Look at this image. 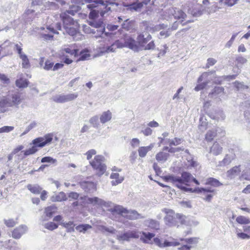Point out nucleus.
Here are the masks:
<instances>
[{"label":"nucleus","instance_id":"f257e3e1","mask_svg":"<svg viewBox=\"0 0 250 250\" xmlns=\"http://www.w3.org/2000/svg\"><path fill=\"white\" fill-rule=\"evenodd\" d=\"M165 178L167 181L171 182L177 188L185 191L193 192L192 188L185 187V186H188L189 183L193 179L192 175L189 172H183L181 177L171 175L166 176Z\"/></svg>","mask_w":250,"mask_h":250},{"label":"nucleus","instance_id":"f03ea898","mask_svg":"<svg viewBox=\"0 0 250 250\" xmlns=\"http://www.w3.org/2000/svg\"><path fill=\"white\" fill-rule=\"evenodd\" d=\"M89 24L92 27L99 28H102V29L97 30V33L95 35L94 37L96 39H99V42L101 43L102 42L106 43V42H109L110 39L112 36V33L104 32L105 31V24L104 23L102 19L99 20H90L88 21Z\"/></svg>","mask_w":250,"mask_h":250},{"label":"nucleus","instance_id":"7ed1b4c3","mask_svg":"<svg viewBox=\"0 0 250 250\" xmlns=\"http://www.w3.org/2000/svg\"><path fill=\"white\" fill-rule=\"evenodd\" d=\"M113 36L109 38L110 41L106 42V43L102 42L101 46L99 47V55L102 56L106 53H109L115 51L117 48H122L125 47V39L124 40H118L113 42L110 45H108L111 43V40Z\"/></svg>","mask_w":250,"mask_h":250},{"label":"nucleus","instance_id":"20e7f679","mask_svg":"<svg viewBox=\"0 0 250 250\" xmlns=\"http://www.w3.org/2000/svg\"><path fill=\"white\" fill-rule=\"evenodd\" d=\"M85 3H88L87 7L89 9H93L99 6H103L105 10H101L100 15L104 17L105 13L110 10V7L108 5H118L115 0H84ZM102 9V8H101Z\"/></svg>","mask_w":250,"mask_h":250},{"label":"nucleus","instance_id":"39448f33","mask_svg":"<svg viewBox=\"0 0 250 250\" xmlns=\"http://www.w3.org/2000/svg\"><path fill=\"white\" fill-rule=\"evenodd\" d=\"M105 158L101 155H97L94 158L89 161L90 165L96 171L99 176L103 175L106 171V166L104 164Z\"/></svg>","mask_w":250,"mask_h":250},{"label":"nucleus","instance_id":"423d86ee","mask_svg":"<svg viewBox=\"0 0 250 250\" xmlns=\"http://www.w3.org/2000/svg\"><path fill=\"white\" fill-rule=\"evenodd\" d=\"M162 211L165 214L164 220L165 224L170 227L178 226L179 220L181 219V215L175 214L174 211L169 208H164Z\"/></svg>","mask_w":250,"mask_h":250},{"label":"nucleus","instance_id":"0eeeda50","mask_svg":"<svg viewBox=\"0 0 250 250\" xmlns=\"http://www.w3.org/2000/svg\"><path fill=\"white\" fill-rule=\"evenodd\" d=\"M141 232L135 230H129L124 232H119L116 239L119 241H129L131 238H138Z\"/></svg>","mask_w":250,"mask_h":250},{"label":"nucleus","instance_id":"6e6552de","mask_svg":"<svg viewBox=\"0 0 250 250\" xmlns=\"http://www.w3.org/2000/svg\"><path fill=\"white\" fill-rule=\"evenodd\" d=\"M6 98L7 99V105L9 107H18L23 100L21 94L18 92H12L9 94Z\"/></svg>","mask_w":250,"mask_h":250},{"label":"nucleus","instance_id":"1a4fd4ad","mask_svg":"<svg viewBox=\"0 0 250 250\" xmlns=\"http://www.w3.org/2000/svg\"><path fill=\"white\" fill-rule=\"evenodd\" d=\"M53 140V135L48 134L43 137H38L34 139L31 145L35 146L36 148L43 147L46 145H49Z\"/></svg>","mask_w":250,"mask_h":250},{"label":"nucleus","instance_id":"9d476101","mask_svg":"<svg viewBox=\"0 0 250 250\" xmlns=\"http://www.w3.org/2000/svg\"><path fill=\"white\" fill-rule=\"evenodd\" d=\"M193 191L198 193H201L202 195V198L207 202H210L215 194V189L210 187L205 188H197Z\"/></svg>","mask_w":250,"mask_h":250},{"label":"nucleus","instance_id":"9b49d317","mask_svg":"<svg viewBox=\"0 0 250 250\" xmlns=\"http://www.w3.org/2000/svg\"><path fill=\"white\" fill-rule=\"evenodd\" d=\"M65 32L69 35L73 37V39L76 40H81L83 38V36L79 32V24L78 23H76V26L74 24L71 26H67L63 27Z\"/></svg>","mask_w":250,"mask_h":250},{"label":"nucleus","instance_id":"f8f14e48","mask_svg":"<svg viewBox=\"0 0 250 250\" xmlns=\"http://www.w3.org/2000/svg\"><path fill=\"white\" fill-rule=\"evenodd\" d=\"M212 73L204 72L203 73L198 79L197 83L198 84L195 87L194 90L196 91H199L205 88L207 84L209 83V80H208V77L209 75L212 74Z\"/></svg>","mask_w":250,"mask_h":250},{"label":"nucleus","instance_id":"ddd939ff","mask_svg":"<svg viewBox=\"0 0 250 250\" xmlns=\"http://www.w3.org/2000/svg\"><path fill=\"white\" fill-rule=\"evenodd\" d=\"M166 13L173 16L175 19L180 20L182 22L187 17V15L181 9L170 7L167 10Z\"/></svg>","mask_w":250,"mask_h":250},{"label":"nucleus","instance_id":"4468645a","mask_svg":"<svg viewBox=\"0 0 250 250\" xmlns=\"http://www.w3.org/2000/svg\"><path fill=\"white\" fill-rule=\"evenodd\" d=\"M69 14L73 15L72 11L68 10L60 14V17L63 21V27L71 26L74 24V25H76V23L78 22L77 21H74Z\"/></svg>","mask_w":250,"mask_h":250},{"label":"nucleus","instance_id":"2eb2a0df","mask_svg":"<svg viewBox=\"0 0 250 250\" xmlns=\"http://www.w3.org/2000/svg\"><path fill=\"white\" fill-rule=\"evenodd\" d=\"M243 231L242 232L240 229H236L235 233L237 237L242 240L250 239V225L243 226Z\"/></svg>","mask_w":250,"mask_h":250},{"label":"nucleus","instance_id":"dca6fc26","mask_svg":"<svg viewBox=\"0 0 250 250\" xmlns=\"http://www.w3.org/2000/svg\"><path fill=\"white\" fill-rule=\"evenodd\" d=\"M28 230L26 226L21 225L16 228L12 232V237L15 239H20L21 236L25 233Z\"/></svg>","mask_w":250,"mask_h":250},{"label":"nucleus","instance_id":"f3484780","mask_svg":"<svg viewBox=\"0 0 250 250\" xmlns=\"http://www.w3.org/2000/svg\"><path fill=\"white\" fill-rule=\"evenodd\" d=\"M150 0H143L142 2L137 1L132 3L125 5L127 7V9L130 11H139L141 10L144 5H146Z\"/></svg>","mask_w":250,"mask_h":250},{"label":"nucleus","instance_id":"a211bd4d","mask_svg":"<svg viewBox=\"0 0 250 250\" xmlns=\"http://www.w3.org/2000/svg\"><path fill=\"white\" fill-rule=\"evenodd\" d=\"M125 47H127L134 51L138 50L139 46L137 42L131 37L127 36L125 38Z\"/></svg>","mask_w":250,"mask_h":250},{"label":"nucleus","instance_id":"6ab92c4d","mask_svg":"<svg viewBox=\"0 0 250 250\" xmlns=\"http://www.w3.org/2000/svg\"><path fill=\"white\" fill-rule=\"evenodd\" d=\"M110 178L112 179L111 183L113 186L121 184L124 180V177L120 175L118 173H112L110 176Z\"/></svg>","mask_w":250,"mask_h":250},{"label":"nucleus","instance_id":"aec40b11","mask_svg":"<svg viewBox=\"0 0 250 250\" xmlns=\"http://www.w3.org/2000/svg\"><path fill=\"white\" fill-rule=\"evenodd\" d=\"M124 217L129 220H136L143 218L140 214L135 210H127Z\"/></svg>","mask_w":250,"mask_h":250},{"label":"nucleus","instance_id":"412c9836","mask_svg":"<svg viewBox=\"0 0 250 250\" xmlns=\"http://www.w3.org/2000/svg\"><path fill=\"white\" fill-rule=\"evenodd\" d=\"M58 32L56 31L53 27L48 26L46 28V30L45 32H42L41 33L42 36L45 40H50L53 37L54 34H58Z\"/></svg>","mask_w":250,"mask_h":250},{"label":"nucleus","instance_id":"4be33fe9","mask_svg":"<svg viewBox=\"0 0 250 250\" xmlns=\"http://www.w3.org/2000/svg\"><path fill=\"white\" fill-rule=\"evenodd\" d=\"M154 146V144H150L148 146L140 147L138 150L139 156L142 158L145 157L147 152L153 148Z\"/></svg>","mask_w":250,"mask_h":250},{"label":"nucleus","instance_id":"5701e85b","mask_svg":"<svg viewBox=\"0 0 250 250\" xmlns=\"http://www.w3.org/2000/svg\"><path fill=\"white\" fill-rule=\"evenodd\" d=\"M240 171V166H235L227 172V176L229 178L232 179L238 175Z\"/></svg>","mask_w":250,"mask_h":250},{"label":"nucleus","instance_id":"b1692460","mask_svg":"<svg viewBox=\"0 0 250 250\" xmlns=\"http://www.w3.org/2000/svg\"><path fill=\"white\" fill-rule=\"evenodd\" d=\"M234 159V155L233 154H227L223 160L219 162L218 166L224 167L229 165Z\"/></svg>","mask_w":250,"mask_h":250},{"label":"nucleus","instance_id":"393cba45","mask_svg":"<svg viewBox=\"0 0 250 250\" xmlns=\"http://www.w3.org/2000/svg\"><path fill=\"white\" fill-rule=\"evenodd\" d=\"M223 150V148L217 142H214L210 148V152L213 155L217 156L220 154Z\"/></svg>","mask_w":250,"mask_h":250},{"label":"nucleus","instance_id":"a878e982","mask_svg":"<svg viewBox=\"0 0 250 250\" xmlns=\"http://www.w3.org/2000/svg\"><path fill=\"white\" fill-rule=\"evenodd\" d=\"M87 202L93 204V205H98L99 206H106L107 203L103 200L98 197L88 198Z\"/></svg>","mask_w":250,"mask_h":250},{"label":"nucleus","instance_id":"bb28decb","mask_svg":"<svg viewBox=\"0 0 250 250\" xmlns=\"http://www.w3.org/2000/svg\"><path fill=\"white\" fill-rule=\"evenodd\" d=\"M145 224L146 226L152 229L158 230L160 228L159 222L153 219H147L145 221Z\"/></svg>","mask_w":250,"mask_h":250},{"label":"nucleus","instance_id":"cd10ccee","mask_svg":"<svg viewBox=\"0 0 250 250\" xmlns=\"http://www.w3.org/2000/svg\"><path fill=\"white\" fill-rule=\"evenodd\" d=\"M111 118L112 113L109 110H107L102 113L100 117V120L102 124H105L110 121Z\"/></svg>","mask_w":250,"mask_h":250},{"label":"nucleus","instance_id":"c85d7f7f","mask_svg":"<svg viewBox=\"0 0 250 250\" xmlns=\"http://www.w3.org/2000/svg\"><path fill=\"white\" fill-rule=\"evenodd\" d=\"M127 209L121 206H115L112 209L111 211L113 214H117L124 217Z\"/></svg>","mask_w":250,"mask_h":250},{"label":"nucleus","instance_id":"c756f323","mask_svg":"<svg viewBox=\"0 0 250 250\" xmlns=\"http://www.w3.org/2000/svg\"><path fill=\"white\" fill-rule=\"evenodd\" d=\"M217 130L216 128H213L209 130L207 132L205 135V139L208 142H210L217 136Z\"/></svg>","mask_w":250,"mask_h":250},{"label":"nucleus","instance_id":"7c9ffc66","mask_svg":"<svg viewBox=\"0 0 250 250\" xmlns=\"http://www.w3.org/2000/svg\"><path fill=\"white\" fill-rule=\"evenodd\" d=\"M27 189L33 194H39L42 190V188L38 185H28Z\"/></svg>","mask_w":250,"mask_h":250},{"label":"nucleus","instance_id":"2f4dec72","mask_svg":"<svg viewBox=\"0 0 250 250\" xmlns=\"http://www.w3.org/2000/svg\"><path fill=\"white\" fill-rule=\"evenodd\" d=\"M38 151V148H36L35 146H33L31 147L28 148V149H26V150L21 151V152L20 155H22V153L23 155L21 157V159H23L27 156L34 154Z\"/></svg>","mask_w":250,"mask_h":250},{"label":"nucleus","instance_id":"473e14b6","mask_svg":"<svg viewBox=\"0 0 250 250\" xmlns=\"http://www.w3.org/2000/svg\"><path fill=\"white\" fill-rule=\"evenodd\" d=\"M169 156V154L168 153L161 151L156 155L155 158L157 161L164 162L167 160Z\"/></svg>","mask_w":250,"mask_h":250},{"label":"nucleus","instance_id":"72a5a7b5","mask_svg":"<svg viewBox=\"0 0 250 250\" xmlns=\"http://www.w3.org/2000/svg\"><path fill=\"white\" fill-rule=\"evenodd\" d=\"M67 200L66 196L63 192H60L56 196H53L51 198L53 202H61Z\"/></svg>","mask_w":250,"mask_h":250},{"label":"nucleus","instance_id":"f704fd0d","mask_svg":"<svg viewBox=\"0 0 250 250\" xmlns=\"http://www.w3.org/2000/svg\"><path fill=\"white\" fill-rule=\"evenodd\" d=\"M236 221L239 224L247 225L250 224V219L244 216H238L236 219Z\"/></svg>","mask_w":250,"mask_h":250},{"label":"nucleus","instance_id":"c9c22d12","mask_svg":"<svg viewBox=\"0 0 250 250\" xmlns=\"http://www.w3.org/2000/svg\"><path fill=\"white\" fill-rule=\"evenodd\" d=\"M134 25V21H129L127 19L125 20L124 22L122 24V28L127 31H130L133 29Z\"/></svg>","mask_w":250,"mask_h":250},{"label":"nucleus","instance_id":"e433bc0d","mask_svg":"<svg viewBox=\"0 0 250 250\" xmlns=\"http://www.w3.org/2000/svg\"><path fill=\"white\" fill-rule=\"evenodd\" d=\"M240 179L250 181V167H246L242 171Z\"/></svg>","mask_w":250,"mask_h":250},{"label":"nucleus","instance_id":"4c0bfd02","mask_svg":"<svg viewBox=\"0 0 250 250\" xmlns=\"http://www.w3.org/2000/svg\"><path fill=\"white\" fill-rule=\"evenodd\" d=\"M57 209V208L55 206L52 205L45 208V213L46 216L50 218L52 217V215L56 211Z\"/></svg>","mask_w":250,"mask_h":250},{"label":"nucleus","instance_id":"58836bf2","mask_svg":"<svg viewBox=\"0 0 250 250\" xmlns=\"http://www.w3.org/2000/svg\"><path fill=\"white\" fill-rule=\"evenodd\" d=\"M37 123L36 121L31 122L28 125H27L24 131L21 134L20 136L22 137L28 133L32 129L35 128L37 126Z\"/></svg>","mask_w":250,"mask_h":250},{"label":"nucleus","instance_id":"ea45409f","mask_svg":"<svg viewBox=\"0 0 250 250\" xmlns=\"http://www.w3.org/2000/svg\"><path fill=\"white\" fill-rule=\"evenodd\" d=\"M144 237L141 236V239L145 243H149L151 238H153L155 234L152 233H146L144 232H142Z\"/></svg>","mask_w":250,"mask_h":250},{"label":"nucleus","instance_id":"a19ab883","mask_svg":"<svg viewBox=\"0 0 250 250\" xmlns=\"http://www.w3.org/2000/svg\"><path fill=\"white\" fill-rule=\"evenodd\" d=\"M180 243L172 237L169 238V240L165 241V248L171 246H177Z\"/></svg>","mask_w":250,"mask_h":250},{"label":"nucleus","instance_id":"79ce46f5","mask_svg":"<svg viewBox=\"0 0 250 250\" xmlns=\"http://www.w3.org/2000/svg\"><path fill=\"white\" fill-rule=\"evenodd\" d=\"M207 184L214 187H219L222 185V184L221 182H220L217 179L214 178H208L207 181Z\"/></svg>","mask_w":250,"mask_h":250},{"label":"nucleus","instance_id":"37998d69","mask_svg":"<svg viewBox=\"0 0 250 250\" xmlns=\"http://www.w3.org/2000/svg\"><path fill=\"white\" fill-rule=\"evenodd\" d=\"M150 35H148L146 38H145L144 35L143 34H140L137 38L138 42L139 44L142 46H144V44L147 42L148 40L151 39Z\"/></svg>","mask_w":250,"mask_h":250},{"label":"nucleus","instance_id":"c03bdc74","mask_svg":"<svg viewBox=\"0 0 250 250\" xmlns=\"http://www.w3.org/2000/svg\"><path fill=\"white\" fill-rule=\"evenodd\" d=\"M20 58L22 60V66L24 68H29L30 67V62L27 56L24 55H21Z\"/></svg>","mask_w":250,"mask_h":250},{"label":"nucleus","instance_id":"a18cd8bd","mask_svg":"<svg viewBox=\"0 0 250 250\" xmlns=\"http://www.w3.org/2000/svg\"><path fill=\"white\" fill-rule=\"evenodd\" d=\"M91 226L88 224H82L76 227V229L80 232L84 233L87 229H91Z\"/></svg>","mask_w":250,"mask_h":250},{"label":"nucleus","instance_id":"49530a36","mask_svg":"<svg viewBox=\"0 0 250 250\" xmlns=\"http://www.w3.org/2000/svg\"><path fill=\"white\" fill-rule=\"evenodd\" d=\"M16 84L19 88H24L27 86L28 83L26 79L21 78L16 81Z\"/></svg>","mask_w":250,"mask_h":250},{"label":"nucleus","instance_id":"de8ad7c7","mask_svg":"<svg viewBox=\"0 0 250 250\" xmlns=\"http://www.w3.org/2000/svg\"><path fill=\"white\" fill-rule=\"evenodd\" d=\"M183 141L182 139L175 138L173 140L168 139L167 140V143L169 144L170 146H177L180 144Z\"/></svg>","mask_w":250,"mask_h":250},{"label":"nucleus","instance_id":"09e8293b","mask_svg":"<svg viewBox=\"0 0 250 250\" xmlns=\"http://www.w3.org/2000/svg\"><path fill=\"white\" fill-rule=\"evenodd\" d=\"M98 229L103 232L107 231L111 233H115L117 231L116 229L112 227L107 228L104 226H99L98 227Z\"/></svg>","mask_w":250,"mask_h":250},{"label":"nucleus","instance_id":"8fccbe9b","mask_svg":"<svg viewBox=\"0 0 250 250\" xmlns=\"http://www.w3.org/2000/svg\"><path fill=\"white\" fill-rule=\"evenodd\" d=\"M53 100L58 103H65L64 94L57 95L53 97Z\"/></svg>","mask_w":250,"mask_h":250},{"label":"nucleus","instance_id":"3c124183","mask_svg":"<svg viewBox=\"0 0 250 250\" xmlns=\"http://www.w3.org/2000/svg\"><path fill=\"white\" fill-rule=\"evenodd\" d=\"M89 123L94 127H98L99 125L98 117L97 116H95L91 117L89 120Z\"/></svg>","mask_w":250,"mask_h":250},{"label":"nucleus","instance_id":"603ef678","mask_svg":"<svg viewBox=\"0 0 250 250\" xmlns=\"http://www.w3.org/2000/svg\"><path fill=\"white\" fill-rule=\"evenodd\" d=\"M4 223L7 227H13L17 222L13 219H4Z\"/></svg>","mask_w":250,"mask_h":250},{"label":"nucleus","instance_id":"864d4df0","mask_svg":"<svg viewBox=\"0 0 250 250\" xmlns=\"http://www.w3.org/2000/svg\"><path fill=\"white\" fill-rule=\"evenodd\" d=\"M224 89L221 86H217L214 88L213 91L209 94L212 95H221L224 93Z\"/></svg>","mask_w":250,"mask_h":250},{"label":"nucleus","instance_id":"5fc2aeb1","mask_svg":"<svg viewBox=\"0 0 250 250\" xmlns=\"http://www.w3.org/2000/svg\"><path fill=\"white\" fill-rule=\"evenodd\" d=\"M100 12H101V11H99V10H92L89 15V18L90 20H96V19L98 17L99 14V13L100 14Z\"/></svg>","mask_w":250,"mask_h":250},{"label":"nucleus","instance_id":"6e6d98bb","mask_svg":"<svg viewBox=\"0 0 250 250\" xmlns=\"http://www.w3.org/2000/svg\"><path fill=\"white\" fill-rule=\"evenodd\" d=\"M41 162L44 163H49L54 164L57 162V160L52 158L51 157L46 156L43 157L41 160Z\"/></svg>","mask_w":250,"mask_h":250},{"label":"nucleus","instance_id":"4d7b16f0","mask_svg":"<svg viewBox=\"0 0 250 250\" xmlns=\"http://www.w3.org/2000/svg\"><path fill=\"white\" fill-rule=\"evenodd\" d=\"M8 107L7 105V99L4 98L3 100L0 101V112H4L6 111L5 108Z\"/></svg>","mask_w":250,"mask_h":250},{"label":"nucleus","instance_id":"13d9d810","mask_svg":"<svg viewBox=\"0 0 250 250\" xmlns=\"http://www.w3.org/2000/svg\"><path fill=\"white\" fill-rule=\"evenodd\" d=\"M44 227L49 230H53L55 229H56L58 227V226L56 224H55L53 222H50L46 223L44 225Z\"/></svg>","mask_w":250,"mask_h":250},{"label":"nucleus","instance_id":"bf43d9fd","mask_svg":"<svg viewBox=\"0 0 250 250\" xmlns=\"http://www.w3.org/2000/svg\"><path fill=\"white\" fill-rule=\"evenodd\" d=\"M14 127L12 126H4L0 128V133H8L13 131Z\"/></svg>","mask_w":250,"mask_h":250},{"label":"nucleus","instance_id":"052dcab7","mask_svg":"<svg viewBox=\"0 0 250 250\" xmlns=\"http://www.w3.org/2000/svg\"><path fill=\"white\" fill-rule=\"evenodd\" d=\"M97 151L94 149H91L87 151L84 154L86 156V159L88 160H90L92 156L96 155Z\"/></svg>","mask_w":250,"mask_h":250},{"label":"nucleus","instance_id":"680f3d73","mask_svg":"<svg viewBox=\"0 0 250 250\" xmlns=\"http://www.w3.org/2000/svg\"><path fill=\"white\" fill-rule=\"evenodd\" d=\"M22 45L21 43H20L19 44L17 43L15 45V46L14 48V50L17 52V53L19 55L20 57H21V55L25 54L22 52Z\"/></svg>","mask_w":250,"mask_h":250},{"label":"nucleus","instance_id":"e2e57ef3","mask_svg":"<svg viewBox=\"0 0 250 250\" xmlns=\"http://www.w3.org/2000/svg\"><path fill=\"white\" fill-rule=\"evenodd\" d=\"M141 132L143 133V134L146 136H149L151 135L152 133V130L149 127H146L144 128H142L141 130Z\"/></svg>","mask_w":250,"mask_h":250},{"label":"nucleus","instance_id":"0e129e2a","mask_svg":"<svg viewBox=\"0 0 250 250\" xmlns=\"http://www.w3.org/2000/svg\"><path fill=\"white\" fill-rule=\"evenodd\" d=\"M84 184L88 191L95 190L96 189V185L93 183L85 182Z\"/></svg>","mask_w":250,"mask_h":250},{"label":"nucleus","instance_id":"69168bd1","mask_svg":"<svg viewBox=\"0 0 250 250\" xmlns=\"http://www.w3.org/2000/svg\"><path fill=\"white\" fill-rule=\"evenodd\" d=\"M154 243L159 247L165 248V242L163 243L159 238L156 237L153 239Z\"/></svg>","mask_w":250,"mask_h":250},{"label":"nucleus","instance_id":"338daca9","mask_svg":"<svg viewBox=\"0 0 250 250\" xmlns=\"http://www.w3.org/2000/svg\"><path fill=\"white\" fill-rule=\"evenodd\" d=\"M160 36L161 38H167L171 34V31L170 29H167V31L163 30L161 31L160 33Z\"/></svg>","mask_w":250,"mask_h":250},{"label":"nucleus","instance_id":"774afa93","mask_svg":"<svg viewBox=\"0 0 250 250\" xmlns=\"http://www.w3.org/2000/svg\"><path fill=\"white\" fill-rule=\"evenodd\" d=\"M54 63L49 60H47L45 62L43 68L46 70H49L53 67Z\"/></svg>","mask_w":250,"mask_h":250}]
</instances>
